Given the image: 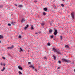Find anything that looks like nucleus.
<instances>
[{"instance_id":"21","label":"nucleus","mask_w":75,"mask_h":75,"mask_svg":"<svg viewBox=\"0 0 75 75\" xmlns=\"http://www.w3.org/2000/svg\"><path fill=\"white\" fill-rule=\"evenodd\" d=\"M43 15H44L45 16L46 15V13H45V12H43Z\"/></svg>"},{"instance_id":"23","label":"nucleus","mask_w":75,"mask_h":75,"mask_svg":"<svg viewBox=\"0 0 75 75\" xmlns=\"http://www.w3.org/2000/svg\"><path fill=\"white\" fill-rule=\"evenodd\" d=\"M34 29V28L32 26L31 27V29L33 30Z\"/></svg>"},{"instance_id":"31","label":"nucleus","mask_w":75,"mask_h":75,"mask_svg":"<svg viewBox=\"0 0 75 75\" xmlns=\"http://www.w3.org/2000/svg\"><path fill=\"white\" fill-rule=\"evenodd\" d=\"M58 62H59V63H61V61H59V60L58 61Z\"/></svg>"},{"instance_id":"10","label":"nucleus","mask_w":75,"mask_h":75,"mask_svg":"<svg viewBox=\"0 0 75 75\" xmlns=\"http://www.w3.org/2000/svg\"><path fill=\"white\" fill-rule=\"evenodd\" d=\"M29 26V25H27V27H25L24 28V30H26L27 28H28Z\"/></svg>"},{"instance_id":"41","label":"nucleus","mask_w":75,"mask_h":75,"mask_svg":"<svg viewBox=\"0 0 75 75\" xmlns=\"http://www.w3.org/2000/svg\"><path fill=\"white\" fill-rule=\"evenodd\" d=\"M74 72H75V70H74Z\"/></svg>"},{"instance_id":"42","label":"nucleus","mask_w":75,"mask_h":75,"mask_svg":"<svg viewBox=\"0 0 75 75\" xmlns=\"http://www.w3.org/2000/svg\"><path fill=\"white\" fill-rule=\"evenodd\" d=\"M64 1V0H62V1Z\"/></svg>"},{"instance_id":"5","label":"nucleus","mask_w":75,"mask_h":75,"mask_svg":"<svg viewBox=\"0 0 75 75\" xmlns=\"http://www.w3.org/2000/svg\"><path fill=\"white\" fill-rule=\"evenodd\" d=\"M58 32H57V30L56 29L55 30L54 32V35H56L57 34Z\"/></svg>"},{"instance_id":"9","label":"nucleus","mask_w":75,"mask_h":75,"mask_svg":"<svg viewBox=\"0 0 75 75\" xmlns=\"http://www.w3.org/2000/svg\"><path fill=\"white\" fill-rule=\"evenodd\" d=\"M18 68H19L20 70H23V69H22V67H21L20 66H18Z\"/></svg>"},{"instance_id":"39","label":"nucleus","mask_w":75,"mask_h":75,"mask_svg":"<svg viewBox=\"0 0 75 75\" xmlns=\"http://www.w3.org/2000/svg\"><path fill=\"white\" fill-rule=\"evenodd\" d=\"M35 69V71H37V70Z\"/></svg>"},{"instance_id":"1","label":"nucleus","mask_w":75,"mask_h":75,"mask_svg":"<svg viewBox=\"0 0 75 75\" xmlns=\"http://www.w3.org/2000/svg\"><path fill=\"white\" fill-rule=\"evenodd\" d=\"M53 50L55 52L57 53L58 54H60V52H58V51L54 48H53Z\"/></svg>"},{"instance_id":"22","label":"nucleus","mask_w":75,"mask_h":75,"mask_svg":"<svg viewBox=\"0 0 75 75\" xmlns=\"http://www.w3.org/2000/svg\"><path fill=\"white\" fill-rule=\"evenodd\" d=\"M18 37L19 38H21L22 37L21 36L19 35Z\"/></svg>"},{"instance_id":"29","label":"nucleus","mask_w":75,"mask_h":75,"mask_svg":"<svg viewBox=\"0 0 75 75\" xmlns=\"http://www.w3.org/2000/svg\"><path fill=\"white\" fill-rule=\"evenodd\" d=\"M48 45L49 46H50V43H48Z\"/></svg>"},{"instance_id":"44","label":"nucleus","mask_w":75,"mask_h":75,"mask_svg":"<svg viewBox=\"0 0 75 75\" xmlns=\"http://www.w3.org/2000/svg\"><path fill=\"white\" fill-rule=\"evenodd\" d=\"M1 6H0V8H1Z\"/></svg>"},{"instance_id":"18","label":"nucleus","mask_w":75,"mask_h":75,"mask_svg":"<svg viewBox=\"0 0 75 75\" xmlns=\"http://www.w3.org/2000/svg\"><path fill=\"white\" fill-rule=\"evenodd\" d=\"M18 7H19V8H21L23 7V6L22 5H19Z\"/></svg>"},{"instance_id":"25","label":"nucleus","mask_w":75,"mask_h":75,"mask_svg":"<svg viewBox=\"0 0 75 75\" xmlns=\"http://www.w3.org/2000/svg\"><path fill=\"white\" fill-rule=\"evenodd\" d=\"M30 64H31V62H28V64H29V65Z\"/></svg>"},{"instance_id":"11","label":"nucleus","mask_w":75,"mask_h":75,"mask_svg":"<svg viewBox=\"0 0 75 75\" xmlns=\"http://www.w3.org/2000/svg\"><path fill=\"white\" fill-rule=\"evenodd\" d=\"M16 23L14 22H12L11 24L13 25H15Z\"/></svg>"},{"instance_id":"32","label":"nucleus","mask_w":75,"mask_h":75,"mask_svg":"<svg viewBox=\"0 0 75 75\" xmlns=\"http://www.w3.org/2000/svg\"><path fill=\"white\" fill-rule=\"evenodd\" d=\"M41 25L42 26H43L44 25V23H42V24H41Z\"/></svg>"},{"instance_id":"4","label":"nucleus","mask_w":75,"mask_h":75,"mask_svg":"<svg viewBox=\"0 0 75 75\" xmlns=\"http://www.w3.org/2000/svg\"><path fill=\"white\" fill-rule=\"evenodd\" d=\"M13 48H14V45H12L11 46L8 47L7 48L8 49H11Z\"/></svg>"},{"instance_id":"15","label":"nucleus","mask_w":75,"mask_h":75,"mask_svg":"<svg viewBox=\"0 0 75 75\" xmlns=\"http://www.w3.org/2000/svg\"><path fill=\"white\" fill-rule=\"evenodd\" d=\"M30 67H31L33 68L34 69H35V68L34 67V66L33 65H31L30 66Z\"/></svg>"},{"instance_id":"3","label":"nucleus","mask_w":75,"mask_h":75,"mask_svg":"<svg viewBox=\"0 0 75 75\" xmlns=\"http://www.w3.org/2000/svg\"><path fill=\"white\" fill-rule=\"evenodd\" d=\"M74 12H72L71 15L72 18L73 19H74Z\"/></svg>"},{"instance_id":"28","label":"nucleus","mask_w":75,"mask_h":75,"mask_svg":"<svg viewBox=\"0 0 75 75\" xmlns=\"http://www.w3.org/2000/svg\"><path fill=\"white\" fill-rule=\"evenodd\" d=\"M8 26L11 27V24H8Z\"/></svg>"},{"instance_id":"12","label":"nucleus","mask_w":75,"mask_h":75,"mask_svg":"<svg viewBox=\"0 0 75 75\" xmlns=\"http://www.w3.org/2000/svg\"><path fill=\"white\" fill-rule=\"evenodd\" d=\"M53 58H53V59H54V60H56V57L55 56H54V55H53Z\"/></svg>"},{"instance_id":"20","label":"nucleus","mask_w":75,"mask_h":75,"mask_svg":"<svg viewBox=\"0 0 75 75\" xmlns=\"http://www.w3.org/2000/svg\"><path fill=\"white\" fill-rule=\"evenodd\" d=\"M19 74L20 75H22V73L20 71L19 72Z\"/></svg>"},{"instance_id":"2","label":"nucleus","mask_w":75,"mask_h":75,"mask_svg":"<svg viewBox=\"0 0 75 75\" xmlns=\"http://www.w3.org/2000/svg\"><path fill=\"white\" fill-rule=\"evenodd\" d=\"M63 62H69V60H66V59H65V58H63L62 60Z\"/></svg>"},{"instance_id":"26","label":"nucleus","mask_w":75,"mask_h":75,"mask_svg":"<svg viewBox=\"0 0 75 75\" xmlns=\"http://www.w3.org/2000/svg\"><path fill=\"white\" fill-rule=\"evenodd\" d=\"M20 50H21V51H23V50H22L21 48V47L20 48Z\"/></svg>"},{"instance_id":"24","label":"nucleus","mask_w":75,"mask_h":75,"mask_svg":"<svg viewBox=\"0 0 75 75\" xmlns=\"http://www.w3.org/2000/svg\"><path fill=\"white\" fill-rule=\"evenodd\" d=\"M44 58H45V59H47V57H44Z\"/></svg>"},{"instance_id":"16","label":"nucleus","mask_w":75,"mask_h":75,"mask_svg":"<svg viewBox=\"0 0 75 75\" xmlns=\"http://www.w3.org/2000/svg\"><path fill=\"white\" fill-rule=\"evenodd\" d=\"M61 6L62 7H64V5L63 4H61Z\"/></svg>"},{"instance_id":"7","label":"nucleus","mask_w":75,"mask_h":75,"mask_svg":"<svg viewBox=\"0 0 75 75\" xmlns=\"http://www.w3.org/2000/svg\"><path fill=\"white\" fill-rule=\"evenodd\" d=\"M64 47H65L66 49H67L69 48V46L68 45H65Z\"/></svg>"},{"instance_id":"40","label":"nucleus","mask_w":75,"mask_h":75,"mask_svg":"<svg viewBox=\"0 0 75 75\" xmlns=\"http://www.w3.org/2000/svg\"><path fill=\"white\" fill-rule=\"evenodd\" d=\"M60 50H59V51H58V52H60Z\"/></svg>"},{"instance_id":"8","label":"nucleus","mask_w":75,"mask_h":75,"mask_svg":"<svg viewBox=\"0 0 75 75\" xmlns=\"http://www.w3.org/2000/svg\"><path fill=\"white\" fill-rule=\"evenodd\" d=\"M48 10V9L47 8V7H45L44 8V11H47Z\"/></svg>"},{"instance_id":"30","label":"nucleus","mask_w":75,"mask_h":75,"mask_svg":"<svg viewBox=\"0 0 75 75\" xmlns=\"http://www.w3.org/2000/svg\"><path fill=\"white\" fill-rule=\"evenodd\" d=\"M51 38H53V36L52 35H51V36H50Z\"/></svg>"},{"instance_id":"33","label":"nucleus","mask_w":75,"mask_h":75,"mask_svg":"<svg viewBox=\"0 0 75 75\" xmlns=\"http://www.w3.org/2000/svg\"><path fill=\"white\" fill-rule=\"evenodd\" d=\"M3 59H5V57H3Z\"/></svg>"},{"instance_id":"13","label":"nucleus","mask_w":75,"mask_h":75,"mask_svg":"<svg viewBox=\"0 0 75 75\" xmlns=\"http://www.w3.org/2000/svg\"><path fill=\"white\" fill-rule=\"evenodd\" d=\"M3 36L2 35H0V39L3 38Z\"/></svg>"},{"instance_id":"37","label":"nucleus","mask_w":75,"mask_h":75,"mask_svg":"<svg viewBox=\"0 0 75 75\" xmlns=\"http://www.w3.org/2000/svg\"><path fill=\"white\" fill-rule=\"evenodd\" d=\"M15 6H17V4H15Z\"/></svg>"},{"instance_id":"17","label":"nucleus","mask_w":75,"mask_h":75,"mask_svg":"<svg viewBox=\"0 0 75 75\" xmlns=\"http://www.w3.org/2000/svg\"><path fill=\"white\" fill-rule=\"evenodd\" d=\"M52 30L50 29L49 31V33H51V32H52Z\"/></svg>"},{"instance_id":"35","label":"nucleus","mask_w":75,"mask_h":75,"mask_svg":"<svg viewBox=\"0 0 75 75\" xmlns=\"http://www.w3.org/2000/svg\"><path fill=\"white\" fill-rule=\"evenodd\" d=\"M60 69V67H58V68H57L58 69Z\"/></svg>"},{"instance_id":"43","label":"nucleus","mask_w":75,"mask_h":75,"mask_svg":"<svg viewBox=\"0 0 75 75\" xmlns=\"http://www.w3.org/2000/svg\"><path fill=\"white\" fill-rule=\"evenodd\" d=\"M1 43V41H0V43Z\"/></svg>"},{"instance_id":"27","label":"nucleus","mask_w":75,"mask_h":75,"mask_svg":"<svg viewBox=\"0 0 75 75\" xmlns=\"http://www.w3.org/2000/svg\"><path fill=\"white\" fill-rule=\"evenodd\" d=\"M5 64H4V63L3 64L2 66H5Z\"/></svg>"},{"instance_id":"14","label":"nucleus","mask_w":75,"mask_h":75,"mask_svg":"<svg viewBox=\"0 0 75 75\" xmlns=\"http://www.w3.org/2000/svg\"><path fill=\"white\" fill-rule=\"evenodd\" d=\"M5 69V67H3V69L1 70V71H4V70Z\"/></svg>"},{"instance_id":"36","label":"nucleus","mask_w":75,"mask_h":75,"mask_svg":"<svg viewBox=\"0 0 75 75\" xmlns=\"http://www.w3.org/2000/svg\"><path fill=\"white\" fill-rule=\"evenodd\" d=\"M34 2H35V3H36L37 2V1H34Z\"/></svg>"},{"instance_id":"34","label":"nucleus","mask_w":75,"mask_h":75,"mask_svg":"<svg viewBox=\"0 0 75 75\" xmlns=\"http://www.w3.org/2000/svg\"><path fill=\"white\" fill-rule=\"evenodd\" d=\"M2 64H2V63H1L0 65H1V66H2Z\"/></svg>"},{"instance_id":"19","label":"nucleus","mask_w":75,"mask_h":75,"mask_svg":"<svg viewBox=\"0 0 75 75\" xmlns=\"http://www.w3.org/2000/svg\"><path fill=\"white\" fill-rule=\"evenodd\" d=\"M60 39L61 40H62V36H60Z\"/></svg>"},{"instance_id":"6","label":"nucleus","mask_w":75,"mask_h":75,"mask_svg":"<svg viewBox=\"0 0 75 75\" xmlns=\"http://www.w3.org/2000/svg\"><path fill=\"white\" fill-rule=\"evenodd\" d=\"M21 23H25V20L24 19H22V20H21Z\"/></svg>"},{"instance_id":"38","label":"nucleus","mask_w":75,"mask_h":75,"mask_svg":"<svg viewBox=\"0 0 75 75\" xmlns=\"http://www.w3.org/2000/svg\"><path fill=\"white\" fill-rule=\"evenodd\" d=\"M35 34H38V33H35Z\"/></svg>"}]
</instances>
